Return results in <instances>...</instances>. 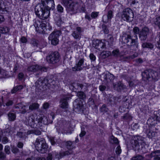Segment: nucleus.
<instances>
[{
  "label": "nucleus",
  "mask_w": 160,
  "mask_h": 160,
  "mask_svg": "<svg viewBox=\"0 0 160 160\" xmlns=\"http://www.w3.org/2000/svg\"><path fill=\"white\" fill-rule=\"evenodd\" d=\"M42 3L37 4L35 8V13L40 18L45 20L50 15V6L55 5L53 0H41Z\"/></svg>",
  "instance_id": "nucleus-1"
},
{
  "label": "nucleus",
  "mask_w": 160,
  "mask_h": 160,
  "mask_svg": "<svg viewBox=\"0 0 160 160\" xmlns=\"http://www.w3.org/2000/svg\"><path fill=\"white\" fill-rule=\"evenodd\" d=\"M35 118L33 115H30L26 118L25 123L26 125L33 128H39L44 125L48 123L47 118L44 116H38L36 119V122H35Z\"/></svg>",
  "instance_id": "nucleus-2"
},
{
  "label": "nucleus",
  "mask_w": 160,
  "mask_h": 160,
  "mask_svg": "<svg viewBox=\"0 0 160 160\" xmlns=\"http://www.w3.org/2000/svg\"><path fill=\"white\" fill-rule=\"evenodd\" d=\"M77 96L79 99H75L73 102V105L74 110L76 112H79L83 111L84 107L83 102L80 99L84 100L86 98V96L83 92L79 91L77 92Z\"/></svg>",
  "instance_id": "nucleus-3"
},
{
  "label": "nucleus",
  "mask_w": 160,
  "mask_h": 160,
  "mask_svg": "<svg viewBox=\"0 0 160 160\" xmlns=\"http://www.w3.org/2000/svg\"><path fill=\"white\" fill-rule=\"evenodd\" d=\"M135 39H133L130 35L126 34H123L122 38V42L124 43H126L128 46H130V48H133L136 49L138 48V42L137 35Z\"/></svg>",
  "instance_id": "nucleus-4"
},
{
  "label": "nucleus",
  "mask_w": 160,
  "mask_h": 160,
  "mask_svg": "<svg viewBox=\"0 0 160 160\" xmlns=\"http://www.w3.org/2000/svg\"><path fill=\"white\" fill-rule=\"evenodd\" d=\"M142 75L143 79L144 80H149L151 78L153 81L158 80L159 74L158 72L152 69H147L142 72Z\"/></svg>",
  "instance_id": "nucleus-5"
},
{
  "label": "nucleus",
  "mask_w": 160,
  "mask_h": 160,
  "mask_svg": "<svg viewBox=\"0 0 160 160\" xmlns=\"http://www.w3.org/2000/svg\"><path fill=\"white\" fill-rule=\"evenodd\" d=\"M35 145L37 151L41 153H45L47 151L48 146L43 138H37Z\"/></svg>",
  "instance_id": "nucleus-6"
},
{
  "label": "nucleus",
  "mask_w": 160,
  "mask_h": 160,
  "mask_svg": "<svg viewBox=\"0 0 160 160\" xmlns=\"http://www.w3.org/2000/svg\"><path fill=\"white\" fill-rule=\"evenodd\" d=\"M130 143L133 148L138 150L141 149L144 145V138L139 136H134L132 138Z\"/></svg>",
  "instance_id": "nucleus-7"
},
{
  "label": "nucleus",
  "mask_w": 160,
  "mask_h": 160,
  "mask_svg": "<svg viewBox=\"0 0 160 160\" xmlns=\"http://www.w3.org/2000/svg\"><path fill=\"white\" fill-rule=\"evenodd\" d=\"M47 61L49 63L54 64L58 62L60 60V55L57 51L52 52L46 57Z\"/></svg>",
  "instance_id": "nucleus-8"
},
{
  "label": "nucleus",
  "mask_w": 160,
  "mask_h": 160,
  "mask_svg": "<svg viewBox=\"0 0 160 160\" xmlns=\"http://www.w3.org/2000/svg\"><path fill=\"white\" fill-rule=\"evenodd\" d=\"M133 12L130 8L124 9L122 12L121 17L124 21L130 22L133 20Z\"/></svg>",
  "instance_id": "nucleus-9"
},
{
  "label": "nucleus",
  "mask_w": 160,
  "mask_h": 160,
  "mask_svg": "<svg viewBox=\"0 0 160 160\" xmlns=\"http://www.w3.org/2000/svg\"><path fill=\"white\" fill-rule=\"evenodd\" d=\"M62 3L66 7V10L70 14L73 13L75 9H76V6L78 5L75 3L71 0H62Z\"/></svg>",
  "instance_id": "nucleus-10"
},
{
  "label": "nucleus",
  "mask_w": 160,
  "mask_h": 160,
  "mask_svg": "<svg viewBox=\"0 0 160 160\" xmlns=\"http://www.w3.org/2000/svg\"><path fill=\"white\" fill-rule=\"evenodd\" d=\"M65 144L67 148L70 150L65 152H61L60 153L59 155L58 154L56 155L57 158L59 159L66 155H68L72 153V152L70 149L74 148L73 146L72 145V142L71 141H68L65 142Z\"/></svg>",
  "instance_id": "nucleus-11"
},
{
  "label": "nucleus",
  "mask_w": 160,
  "mask_h": 160,
  "mask_svg": "<svg viewBox=\"0 0 160 160\" xmlns=\"http://www.w3.org/2000/svg\"><path fill=\"white\" fill-rule=\"evenodd\" d=\"M149 30L147 27H145L139 32V38L141 41H145L147 38V36L149 34Z\"/></svg>",
  "instance_id": "nucleus-12"
},
{
  "label": "nucleus",
  "mask_w": 160,
  "mask_h": 160,
  "mask_svg": "<svg viewBox=\"0 0 160 160\" xmlns=\"http://www.w3.org/2000/svg\"><path fill=\"white\" fill-rule=\"evenodd\" d=\"M27 70L29 72H35L39 71L42 72L46 71V68L40 66L38 65H32L28 67L27 68Z\"/></svg>",
  "instance_id": "nucleus-13"
},
{
  "label": "nucleus",
  "mask_w": 160,
  "mask_h": 160,
  "mask_svg": "<svg viewBox=\"0 0 160 160\" xmlns=\"http://www.w3.org/2000/svg\"><path fill=\"white\" fill-rule=\"evenodd\" d=\"M158 130L155 126H151L146 131V133L148 137L152 138L155 136L156 133V131Z\"/></svg>",
  "instance_id": "nucleus-14"
},
{
  "label": "nucleus",
  "mask_w": 160,
  "mask_h": 160,
  "mask_svg": "<svg viewBox=\"0 0 160 160\" xmlns=\"http://www.w3.org/2000/svg\"><path fill=\"white\" fill-rule=\"evenodd\" d=\"M102 78L103 79V81L105 82L111 81L114 79V76L109 72L103 73L102 75Z\"/></svg>",
  "instance_id": "nucleus-15"
},
{
  "label": "nucleus",
  "mask_w": 160,
  "mask_h": 160,
  "mask_svg": "<svg viewBox=\"0 0 160 160\" xmlns=\"http://www.w3.org/2000/svg\"><path fill=\"white\" fill-rule=\"evenodd\" d=\"M93 45L96 49L99 50H101L102 49L105 48L106 46V45L104 42L98 40H96L95 42L93 43Z\"/></svg>",
  "instance_id": "nucleus-16"
},
{
  "label": "nucleus",
  "mask_w": 160,
  "mask_h": 160,
  "mask_svg": "<svg viewBox=\"0 0 160 160\" xmlns=\"http://www.w3.org/2000/svg\"><path fill=\"white\" fill-rule=\"evenodd\" d=\"M84 59H80L78 62L76 64V66L72 68V70L73 71H80L82 69L81 66L83 64L84 62Z\"/></svg>",
  "instance_id": "nucleus-17"
},
{
  "label": "nucleus",
  "mask_w": 160,
  "mask_h": 160,
  "mask_svg": "<svg viewBox=\"0 0 160 160\" xmlns=\"http://www.w3.org/2000/svg\"><path fill=\"white\" fill-rule=\"evenodd\" d=\"M113 86L114 89L118 92H120L121 90L126 88V86L120 81L113 83Z\"/></svg>",
  "instance_id": "nucleus-18"
},
{
  "label": "nucleus",
  "mask_w": 160,
  "mask_h": 160,
  "mask_svg": "<svg viewBox=\"0 0 160 160\" xmlns=\"http://www.w3.org/2000/svg\"><path fill=\"white\" fill-rule=\"evenodd\" d=\"M61 32L60 31H53L49 37V39H55L58 38L59 36L60 35Z\"/></svg>",
  "instance_id": "nucleus-19"
},
{
  "label": "nucleus",
  "mask_w": 160,
  "mask_h": 160,
  "mask_svg": "<svg viewBox=\"0 0 160 160\" xmlns=\"http://www.w3.org/2000/svg\"><path fill=\"white\" fill-rule=\"evenodd\" d=\"M43 78H40L35 83L36 86L40 88V89H41V88H43L42 87L44 86L43 83Z\"/></svg>",
  "instance_id": "nucleus-20"
},
{
  "label": "nucleus",
  "mask_w": 160,
  "mask_h": 160,
  "mask_svg": "<svg viewBox=\"0 0 160 160\" xmlns=\"http://www.w3.org/2000/svg\"><path fill=\"white\" fill-rule=\"evenodd\" d=\"M156 116L155 117H151L148 120L147 123L151 125V126H154L155 123H156Z\"/></svg>",
  "instance_id": "nucleus-21"
},
{
  "label": "nucleus",
  "mask_w": 160,
  "mask_h": 160,
  "mask_svg": "<svg viewBox=\"0 0 160 160\" xmlns=\"http://www.w3.org/2000/svg\"><path fill=\"white\" fill-rule=\"evenodd\" d=\"M150 155L151 157H154V160H160V155L157 151L152 152L150 154Z\"/></svg>",
  "instance_id": "nucleus-22"
},
{
  "label": "nucleus",
  "mask_w": 160,
  "mask_h": 160,
  "mask_svg": "<svg viewBox=\"0 0 160 160\" xmlns=\"http://www.w3.org/2000/svg\"><path fill=\"white\" fill-rule=\"evenodd\" d=\"M8 117L9 121H13L15 120L16 115L15 113L10 112L8 114Z\"/></svg>",
  "instance_id": "nucleus-23"
},
{
  "label": "nucleus",
  "mask_w": 160,
  "mask_h": 160,
  "mask_svg": "<svg viewBox=\"0 0 160 160\" xmlns=\"http://www.w3.org/2000/svg\"><path fill=\"white\" fill-rule=\"evenodd\" d=\"M142 47L143 48H147L152 49L153 48V45L150 42H144L142 43Z\"/></svg>",
  "instance_id": "nucleus-24"
},
{
  "label": "nucleus",
  "mask_w": 160,
  "mask_h": 160,
  "mask_svg": "<svg viewBox=\"0 0 160 160\" xmlns=\"http://www.w3.org/2000/svg\"><path fill=\"white\" fill-rule=\"evenodd\" d=\"M72 35L75 39L79 40L81 38V34L78 32L76 31L72 32Z\"/></svg>",
  "instance_id": "nucleus-25"
},
{
  "label": "nucleus",
  "mask_w": 160,
  "mask_h": 160,
  "mask_svg": "<svg viewBox=\"0 0 160 160\" xmlns=\"http://www.w3.org/2000/svg\"><path fill=\"white\" fill-rule=\"evenodd\" d=\"M23 88V87L22 85H19L18 86H17L16 87H14L13 89L12 90L11 92L12 93H15L17 92L18 91H19L22 90Z\"/></svg>",
  "instance_id": "nucleus-26"
},
{
  "label": "nucleus",
  "mask_w": 160,
  "mask_h": 160,
  "mask_svg": "<svg viewBox=\"0 0 160 160\" xmlns=\"http://www.w3.org/2000/svg\"><path fill=\"white\" fill-rule=\"evenodd\" d=\"M154 23L160 29V14L156 16L154 20Z\"/></svg>",
  "instance_id": "nucleus-27"
},
{
  "label": "nucleus",
  "mask_w": 160,
  "mask_h": 160,
  "mask_svg": "<svg viewBox=\"0 0 160 160\" xmlns=\"http://www.w3.org/2000/svg\"><path fill=\"white\" fill-rule=\"evenodd\" d=\"M110 54V52L108 51L103 52L101 54V57L102 59H105L108 57Z\"/></svg>",
  "instance_id": "nucleus-28"
},
{
  "label": "nucleus",
  "mask_w": 160,
  "mask_h": 160,
  "mask_svg": "<svg viewBox=\"0 0 160 160\" xmlns=\"http://www.w3.org/2000/svg\"><path fill=\"white\" fill-rule=\"evenodd\" d=\"M109 141L111 143L113 144H118V139L113 136L110 137L109 139Z\"/></svg>",
  "instance_id": "nucleus-29"
},
{
  "label": "nucleus",
  "mask_w": 160,
  "mask_h": 160,
  "mask_svg": "<svg viewBox=\"0 0 160 160\" xmlns=\"http://www.w3.org/2000/svg\"><path fill=\"white\" fill-rule=\"evenodd\" d=\"M41 22H40L39 20L35 19V20L34 25L37 30H38V29H39L40 28V26H41L40 25H41ZM38 30H39V29H38Z\"/></svg>",
  "instance_id": "nucleus-30"
},
{
  "label": "nucleus",
  "mask_w": 160,
  "mask_h": 160,
  "mask_svg": "<svg viewBox=\"0 0 160 160\" xmlns=\"http://www.w3.org/2000/svg\"><path fill=\"white\" fill-rule=\"evenodd\" d=\"M5 6L3 1L0 0V13H2L5 11Z\"/></svg>",
  "instance_id": "nucleus-31"
},
{
  "label": "nucleus",
  "mask_w": 160,
  "mask_h": 160,
  "mask_svg": "<svg viewBox=\"0 0 160 160\" xmlns=\"http://www.w3.org/2000/svg\"><path fill=\"white\" fill-rule=\"evenodd\" d=\"M38 104L36 103H33L32 105H30L29 107V109L30 110L32 111L38 108Z\"/></svg>",
  "instance_id": "nucleus-32"
},
{
  "label": "nucleus",
  "mask_w": 160,
  "mask_h": 160,
  "mask_svg": "<svg viewBox=\"0 0 160 160\" xmlns=\"http://www.w3.org/2000/svg\"><path fill=\"white\" fill-rule=\"evenodd\" d=\"M132 160H144V158L142 156L137 155L132 158Z\"/></svg>",
  "instance_id": "nucleus-33"
},
{
  "label": "nucleus",
  "mask_w": 160,
  "mask_h": 160,
  "mask_svg": "<svg viewBox=\"0 0 160 160\" xmlns=\"http://www.w3.org/2000/svg\"><path fill=\"white\" fill-rule=\"evenodd\" d=\"M9 30V28L7 27H0V32L1 33H6L8 32Z\"/></svg>",
  "instance_id": "nucleus-34"
},
{
  "label": "nucleus",
  "mask_w": 160,
  "mask_h": 160,
  "mask_svg": "<svg viewBox=\"0 0 160 160\" xmlns=\"http://www.w3.org/2000/svg\"><path fill=\"white\" fill-rule=\"evenodd\" d=\"M107 40L109 44H112L113 41V38L111 34L108 35L107 37Z\"/></svg>",
  "instance_id": "nucleus-35"
},
{
  "label": "nucleus",
  "mask_w": 160,
  "mask_h": 160,
  "mask_svg": "<svg viewBox=\"0 0 160 160\" xmlns=\"http://www.w3.org/2000/svg\"><path fill=\"white\" fill-rule=\"evenodd\" d=\"M62 103L60 105V107L61 108L65 109L68 107V103L66 101H62Z\"/></svg>",
  "instance_id": "nucleus-36"
},
{
  "label": "nucleus",
  "mask_w": 160,
  "mask_h": 160,
  "mask_svg": "<svg viewBox=\"0 0 160 160\" xmlns=\"http://www.w3.org/2000/svg\"><path fill=\"white\" fill-rule=\"evenodd\" d=\"M108 109L107 108L106 105L105 104H103L100 109V111L101 112L105 113L107 112L108 111Z\"/></svg>",
  "instance_id": "nucleus-37"
},
{
  "label": "nucleus",
  "mask_w": 160,
  "mask_h": 160,
  "mask_svg": "<svg viewBox=\"0 0 160 160\" xmlns=\"http://www.w3.org/2000/svg\"><path fill=\"white\" fill-rule=\"evenodd\" d=\"M48 81V83L49 84L54 85L55 83V81L51 78V77L48 76L47 77Z\"/></svg>",
  "instance_id": "nucleus-38"
},
{
  "label": "nucleus",
  "mask_w": 160,
  "mask_h": 160,
  "mask_svg": "<svg viewBox=\"0 0 160 160\" xmlns=\"http://www.w3.org/2000/svg\"><path fill=\"white\" fill-rule=\"evenodd\" d=\"M33 133L34 134L36 135H40L41 133V132L40 131H39V130H35L33 131H28V134H30V133Z\"/></svg>",
  "instance_id": "nucleus-39"
},
{
  "label": "nucleus",
  "mask_w": 160,
  "mask_h": 160,
  "mask_svg": "<svg viewBox=\"0 0 160 160\" xmlns=\"http://www.w3.org/2000/svg\"><path fill=\"white\" fill-rule=\"evenodd\" d=\"M112 54L114 57H118L120 55L119 50L117 49L113 50L112 52Z\"/></svg>",
  "instance_id": "nucleus-40"
},
{
  "label": "nucleus",
  "mask_w": 160,
  "mask_h": 160,
  "mask_svg": "<svg viewBox=\"0 0 160 160\" xmlns=\"http://www.w3.org/2000/svg\"><path fill=\"white\" fill-rule=\"evenodd\" d=\"M49 40L51 41V44L54 45H57L59 41L58 38Z\"/></svg>",
  "instance_id": "nucleus-41"
},
{
  "label": "nucleus",
  "mask_w": 160,
  "mask_h": 160,
  "mask_svg": "<svg viewBox=\"0 0 160 160\" xmlns=\"http://www.w3.org/2000/svg\"><path fill=\"white\" fill-rule=\"evenodd\" d=\"M158 41L156 44V46L158 48L160 49V33L157 36Z\"/></svg>",
  "instance_id": "nucleus-42"
},
{
  "label": "nucleus",
  "mask_w": 160,
  "mask_h": 160,
  "mask_svg": "<svg viewBox=\"0 0 160 160\" xmlns=\"http://www.w3.org/2000/svg\"><path fill=\"white\" fill-rule=\"evenodd\" d=\"M26 107V106L25 105L21 106L20 110L21 113L24 114L27 112Z\"/></svg>",
  "instance_id": "nucleus-43"
},
{
  "label": "nucleus",
  "mask_w": 160,
  "mask_h": 160,
  "mask_svg": "<svg viewBox=\"0 0 160 160\" xmlns=\"http://www.w3.org/2000/svg\"><path fill=\"white\" fill-rule=\"evenodd\" d=\"M10 148L9 146L7 145L5 146L4 148V151L6 154H9L10 153Z\"/></svg>",
  "instance_id": "nucleus-44"
},
{
  "label": "nucleus",
  "mask_w": 160,
  "mask_h": 160,
  "mask_svg": "<svg viewBox=\"0 0 160 160\" xmlns=\"http://www.w3.org/2000/svg\"><path fill=\"white\" fill-rule=\"evenodd\" d=\"M58 11L60 12H63V8L62 6L60 4H58L57 7Z\"/></svg>",
  "instance_id": "nucleus-45"
},
{
  "label": "nucleus",
  "mask_w": 160,
  "mask_h": 160,
  "mask_svg": "<svg viewBox=\"0 0 160 160\" xmlns=\"http://www.w3.org/2000/svg\"><path fill=\"white\" fill-rule=\"evenodd\" d=\"M2 141L3 144H6L9 142V140L8 138L6 137H2Z\"/></svg>",
  "instance_id": "nucleus-46"
},
{
  "label": "nucleus",
  "mask_w": 160,
  "mask_h": 160,
  "mask_svg": "<svg viewBox=\"0 0 160 160\" xmlns=\"http://www.w3.org/2000/svg\"><path fill=\"white\" fill-rule=\"evenodd\" d=\"M107 16L108 18L110 20L113 17V12L111 10L109 11Z\"/></svg>",
  "instance_id": "nucleus-47"
},
{
  "label": "nucleus",
  "mask_w": 160,
  "mask_h": 160,
  "mask_svg": "<svg viewBox=\"0 0 160 160\" xmlns=\"http://www.w3.org/2000/svg\"><path fill=\"white\" fill-rule=\"evenodd\" d=\"M154 114L156 115V119H158V118H160V110L158 111H154Z\"/></svg>",
  "instance_id": "nucleus-48"
},
{
  "label": "nucleus",
  "mask_w": 160,
  "mask_h": 160,
  "mask_svg": "<svg viewBox=\"0 0 160 160\" xmlns=\"http://www.w3.org/2000/svg\"><path fill=\"white\" fill-rule=\"evenodd\" d=\"M98 16V12H92L91 14V17L93 18H96Z\"/></svg>",
  "instance_id": "nucleus-49"
},
{
  "label": "nucleus",
  "mask_w": 160,
  "mask_h": 160,
  "mask_svg": "<svg viewBox=\"0 0 160 160\" xmlns=\"http://www.w3.org/2000/svg\"><path fill=\"white\" fill-rule=\"evenodd\" d=\"M102 29L105 33L108 34V33L109 31L107 26L105 25H102Z\"/></svg>",
  "instance_id": "nucleus-50"
},
{
  "label": "nucleus",
  "mask_w": 160,
  "mask_h": 160,
  "mask_svg": "<svg viewBox=\"0 0 160 160\" xmlns=\"http://www.w3.org/2000/svg\"><path fill=\"white\" fill-rule=\"evenodd\" d=\"M31 43L33 46L37 47L38 45V41L35 39H33L31 41Z\"/></svg>",
  "instance_id": "nucleus-51"
},
{
  "label": "nucleus",
  "mask_w": 160,
  "mask_h": 160,
  "mask_svg": "<svg viewBox=\"0 0 160 160\" xmlns=\"http://www.w3.org/2000/svg\"><path fill=\"white\" fill-rule=\"evenodd\" d=\"M102 20L103 22L105 23L108 22V20H109V19L108 18L107 16L106 15H104L103 16Z\"/></svg>",
  "instance_id": "nucleus-52"
},
{
  "label": "nucleus",
  "mask_w": 160,
  "mask_h": 160,
  "mask_svg": "<svg viewBox=\"0 0 160 160\" xmlns=\"http://www.w3.org/2000/svg\"><path fill=\"white\" fill-rule=\"evenodd\" d=\"M121 152V149L120 146H118L116 149V153L117 154H119Z\"/></svg>",
  "instance_id": "nucleus-53"
},
{
  "label": "nucleus",
  "mask_w": 160,
  "mask_h": 160,
  "mask_svg": "<svg viewBox=\"0 0 160 160\" xmlns=\"http://www.w3.org/2000/svg\"><path fill=\"white\" fill-rule=\"evenodd\" d=\"M49 138L51 144L52 145H54L55 144V142L54 141V137H49Z\"/></svg>",
  "instance_id": "nucleus-54"
},
{
  "label": "nucleus",
  "mask_w": 160,
  "mask_h": 160,
  "mask_svg": "<svg viewBox=\"0 0 160 160\" xmlns=\"http://www.w3.org/2000/svg\"><path fill=\"white\" fill-rule=\"evenodd\" d=\"M43 83L44 86L47 85L48 84V80L47 79V77L44 78H43Z\"/></svg>",
  "instance_id": "nucleus-55"
},
{
  "label": "nucleus",
  "mask_w": 160,
  "mask_h": 160,
  "mask_svg": "<svg viewBox=\"0 0 160 160\" xmlns=\"http://www.w3.org/2000/svg\"><path fill=\"white\" fill-rule=\"evenodd\" d=\"M89 57L90 59L92 61H95L96 60V57L93 53L90 54Z\"/></svg>",
  "instance_id": "nucleus-56"
},
{
  "label": "nucleus",
  "mask_w": 160,
  "mask_h": 160,
  "mask_svg": "<svg viewBox=\"0 0 160 160\" xmlns=\"http://www.w3.org/2000/svg\"><path fill=\"white\" fill-rule=\"evenodd\" d=\"M13 103V102L12 100H9L6 103V105L7 106H9L12 105Z\"/></svg>",
  "instance_id": "nucleus-57"
},
{
  "label": "nucleus",
  "mask_w": 160,
  "mask_h": 160,
  "mask_svg": "<svg viewBox=\"0 0 160 160\" xmlns=\"http://www.w3.org/2000/svg\"><path fill=\"white\" fill-rule=\"evenodd\" d=\"M12 152L14 153H16L18 152L19 150L16 147H13L12 149Z\"/></svg>",
  "instance_id": "nucleus-58"
},
{
  "label": "nucleus",
  "mask_w": 160,
  "mask_h": 160,
  "mask_svg": "<svg viewBox=\"0 0 160 160\" xmlns=\"http://www.w3.org/2000/svg\"><path fill=\"white\" fill-rule=\"evenodd\" d=\"M133 31L136 34H137L139 33V28L137 27H135L133 28Z\"/></svg>",
  "instance_id": "nucleus-59"
},
{
  "label": "nucleus",
  "mask_w": 160,
  "mask_h": 160,
  "mask_svg": "<svg viewBox=\"0 0 160 160\" xmlns=\"http://www.w3.org/2000/svg\"><path fill=\"white\" fill-rule=\"evenodd\" d=\"M106 87L104 85H100L99 86V89L101 91H103L105 90Z\"/></svg>",
  "instance_id": "nucleus-60"
},
{
  "label": "nucleus",
  "mask_w": 160,
  "mask_h": 160,
  "mask_svg": "<svg viewBox=\"0 0 160 160\" xmlns=\"http://www.w3.org/2000/svg\"><path fill=\"white\" fill-rule=\"evenodd\" d=\"M27 41L26 38L24 37H22L21 38V41L23 43H26Z\"/></svg>",
  "instance_id": "nucleus-61"
},
{
  "label": "nucleus",
  "mask_w": 160,
  "mask_h": 160,
  "mask_svg": "<svg viewBox=\"0 0 160 160\" xmlns=\"http://www.w3.org/2000/svg\"><path fill=\"white\" fill-rule=\"evenodd\" d=\"M6 157V155L2 151H0V158H1L4 159Z\"/></svg>",
  "instance_id": "nucleus-62"
},
{
  "label": "nucleus",
  "mask_w": 160,
  "mask_h": 160,
  "mask_svg": "<svg viewBox=\"0 0 160 160\" xmlns=\"http://www.w3.org/2000/svg\"><path fill=\"white\" fill-rule=\"evenodd\" d=\"M52 155L51 153L48 154L47 157V160H52Z\"/></svg>",
  "instance_id": "nucleus-63"
},
{
  "label": "nucleus",
  "mask_w": 160,
  "mask_h": 160,
  "mask_svg": "<svg viewBox=\"0 0 160 160\" xmlns=\"http://www.w3.org/2000/svg\"><path fill=\"white\" fill-rule=\"evenodd\" d=\"M24 75L22 73H20L18 75V78L19 80H21L23 78Z\"/></svg>",
  "instance_id": "nucleus-64"
}]
</instances>
